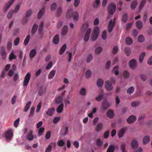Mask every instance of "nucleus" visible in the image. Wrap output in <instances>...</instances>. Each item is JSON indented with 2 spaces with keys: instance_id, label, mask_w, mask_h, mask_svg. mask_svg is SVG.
Instances as JSON below:
<instances>
[{
  "instance_id": "obj_1",
  "label": "nucleus",
  "mask_w": 152,
  "mask_h": 152,
  "mask_svg": "<svg viewBox=\"0 0 152 152\" xmlns=\"http://www.w3.org/2000/svg\"><path fill=\"white\" fill-rule=\"evenodd\" d=\"M88 23H86L83 25V27L81 29V31H85L86 33L84 37V40L85 42L88 41L89 39V34L91 31V29L90 28H88Z\"/></svg>"
},
{
  "instance_id": "obj_2",
  "label": "nucleus",
  "mask_w": 152,
  "mask_h": 152,
  "mask_svg": "<svg viewBox=\"0 0 152 152\" xmlns=\"http://www.w3.org/2000/svg\"><path fill=\"white\" fill-rule=\"evenodd\" d=\"M66 16L67 17H72L73 20L76 21L78 20L79 18L78 13L76 12H73L72 9L67 11Z\"/></svg>"
},
{
  "instance_id": "obj_3",
  "label": "nucleus",
  "mask_w": 152,
  "mask_h": 152,
  "mask_svg": "<svg viewBox=\"0 0 152 152\" xmlns=\"http://www.w3.org/2000/svg\"><path fill=\"white\" fill-rule=\"evenodd\" d=\"M24 133L25 134L27 132L26 135V138L29 141L32 140L34 138V136L33 134L32 130L31 129L25 128L24 130Z\"/></svg>"
},
{
  "instance_id": "obj_4",
  "label": "nucleus",
  "mask_w": 152,
  "mask_h": 152,
  "mask_svg": "<svg viewBox=\"0 0 152 152\" xmlns=\"http://www.w3.org/2000/svg\"><path fill=\"white\" fill-rule=\"evenodd\" d=\"M99 32V28L97 26H95L91 35L92 41H94L97 39Z\"/></svg>"
},
{
  "instance_id": "obj_5",
  "label": "nucleus",
  "mask_w": 152,
  "mask_h": 152,
  "mask_svg": "<svg viewBox=\"0 0 152 152\" xmlns=\"http://www.w3.org/2000/svg\"><path fill=\"white\" fill-rule=\"evenodd\" d=\"M13 135V130L11 128L9 129L6 132L5 137L7 140H10Z\"/></svg>"
},
{
  "instance_id": "obj_6",
  "label": "nucleus",
  "mask_w": 152,
  "mask_h": 152,
  "mask_svg": "<svg viewBox=\"0 0 152 152\" xmlns=\"http://www.w3.org/2000/svg\"><path fill=\"white\" fill-rule=\"evenodd\" d=\"M116 10V6L113 3L110 4L108 7V11L110 15H112L115 12Z\"/></svg>"
},
{
  "instance_id": "obj_7",
  "label": "nucleus",
  "mask_w": 152,
  "mask_h": 152,
  "mask_svg": "<svg viewBox=\"0 0 152 152\" xmlns=\"http://www.w3.org/2000/svg\"><path fill=\"white\" fill-rule=\"evenodd\" d=\"M116 20V18H115L113 20L112 19L110 20L108 23V30L109 32H111L113 30L114 25L115 24V22Z\"/></svg>"
},
{
  "instance_id": "obj_8",
  "label": "nucleus",
  "mask_w": 152,
  "mask_h": 152,
  "mask_svg": "<svg viewBox=\"0 0 152 152\" xmlns=\"http://www.w3.org/2000/svg\"><path fill=\"white\" fill-rule=\"evenodd\" d=\"M106 89L108 91H112L113 88V86L109 80L107 81L104 84Z\"/></svg>"
},
{
  "instance_id": "obj_9",
  "label": "nucleus",
  "mask_w": 152,
  "mask_h": 152,
  "mask_svg": "<svg viewBox=\"0 0 152 152\" xmlns=\"http://www.w3.org/2000/svg\"><path fill=\"white\" fill-rule=\"evenodd\" d=\"M31 77V75L29 72L27 73L26 75L23 82V85L25 86H26L28 84Z\"/></svg>"
},
{
  "instance_id": "obj_10",
  "label": "nucleus",
  "mask_w": 152,
  "mask_h": 152,
  "mask_svg": "<svg viewBox=\"0 0 152 152\" xmlns=\"http://www.w3.org/2000/svg\"><path fill=\"white\" fill-rule=\"evenodd\" d=\"M0 54L3 59H4L5 58L7 55V53L6 52L5 48L3 46L1 47L0 48Z\"/></svg>"
},
{
  "instance_id": "obj_11",
  "label": "nucleus",
  "mask_w": 152,
  "mask_h": 152,
  "mask_svg": "<svg viewBox=\"0 0 152 152\" xmlns=\"http://www.w3.org/2000/svg\"><path fill=\"white\" fill-rule=\"evenodd\" d=\"M129 65L131 69H135L137 66L136 61L134 59L130 61Z\"/></svg>"
},
{
  "instance_id": "obj_12",
  "label": "nucleus",
  "mask_w": 152,
  "mask_h": 152,
  "mask_svg": "<svg viewBox=\"0 0 152 152\" xmlns=\"http://www.w3.org/2000/svg\"><path fill=\"white\" fill-rule=\"evenodd\" d=\"M32 13V10L31 9L29 10L26 12V18L23 19V24L26 23L28 21L27 18L29 17Z\"/></svg>"
},
{
  "instance_id": "obj_13",
  "label": "nucleus",
  "mask_w": 152,
  "mask_h": 152,
  "mask_svg": "<svg viewBox=\"0 0 152 152\" xmlns=\"http://www.w3.org/2000/svg\"><path fill=\"white\" fill-rule=\"evenodd\" d=\"M15 0H10L5 4L4 8V11L6 12Z\"/></svg>"
},
{
  "instance_id": "obj_14",
  "label": "nucleus",
  "mask_w": 152,
  "mask_h": 152,
  "mask_svg": "<svg viewBox=\"0 0 152 152\" xmlns=\"http://www.w3.org/2000/svg\"><path fill=\"white\" fill-rule=\"evenodd\" d=\"M109 106V105L108 102L106 100H105L102 102L101 107L102 110H107Z\"/></svg>"
},
{
  "instance_id": "obj_15",
  "label": "nucleus",
  "mask_w": 152,
  "mask_h": 152,
  "mask_svg": "<svg viewBox=\"0 0 152 152\" xmlns=\"http://www.w3.org/2000/svg\"><path fill=\"white\" fill-rule=\"evenodd\" d=\"M46 87L44 86H41L38 91V94L40 96H42L45 92Z\"/></svg>"
},
{
  "instance_id": "obj_16",
  "label": "nucleus",
  "mask_w": 152,
  "mask_h": 152,
  "mask_svg": "<svg viewBox=\"0 0 152 152\" xmlns=\"http://www.w3.org/2000/svg\"><path fill=\"white\" fill-rule=\"evenodd\" d=\"M68 132V127L66 126H63L61 131V134L64 136L67 134Z\"/></svg>"
},
{
  "instance_id": "obj_17",
  "label": "nucleus",
  "mask_w": 152,
  "mask_h": 152,
  "mask_svg": "<svg viewBox=\"0 0 152 152\" xmlns=\"http://www.w3.org/2000/svg\"><path fill=\"white\" fill-rule=\"evenodd\" d=\"M55 109L53 108H49L48 110L46 111V113L47 115L51 116H52L53 114L54 111Z\"/></svg>"
},
{
  "instance_id": "obj_18",
  "label": "nucleus",
  "mask_w": 152,
  "mask_h": 152,
  "mask_svg": "<svg viewBox=\"0 0 152 152\" xmlns=\"http://www.w3.org/2000/svg\"><path fill=\"white\" fill-rule=\"evenodd\" d=\"M135 116L134 115H132L130 116L127 119V121L129 124H131L134 122L136 119Z\"/></svg>"
},
{
  "instance_id": "obj_19",
  "label": "nucleus",
  "mask_w": 152,
  "mask_h": 152,
  "mask_svg": "<svg viewBox=\"0 0 152 152\" xmlns=\"http://www.w3.org/2000/svg\"><path fill=\"white\" fill-rule=\"evenodd\" d=\"M56 71L55 70H52L49 73L48 76V78L50 79H52L55 75Z\"/></svg>"
},
{
  "instance_id": "obj_20",
  "label": "nucleus",
  "mask_w": 152,
  "mask_h": 152,
  "mask_svg": "<svg viewBox=\"0 0 152 152\" xmlns=\"http://www.w3.org/2000/svg\"><path fill=\"white\" fill-rule=\"evenodd\" d=\"M138 142L135 140H132L131 143V146L132 148L134 149H136L138 146Z\"/></svg>"
},
{
  "instance_id": "obj_21",
  "label": "nucleus",
  "mask_w": 152,
  "mask_h": 152,
  "mask_svg": "<svg viewBox=\"0 0 152 152\" xmlns=\"http://www.w3.org/2000/svg\"><path fill=\"white\" fill-rule=\"evenodd\" d=\"M107 115L109 118H113L114 115L113 111L111 110H108L107 112Z\"/></svg>"
},
{
  "instance_id": "obj_22",
  "label": "nucleus",
  "mask_w": 152,
  "mask_h": 152,
  "mask_svg": "<svg viewBox=\"0 0 152 152\" xmlns=\"http://www.w3.org/2000/svg\"><path fill=\"white\" fill-rule=\"evenodd\" d=\"M36 49H33L31 50L30 54L29 57L31 59H32L35 56L36 54Z\"/></svg>"
},
{
  "instance_id": "obj_23",
  "label": "nucleus",
  "mask_w": 152,
  "mask_h": 152,
  "mask_svg": "<svg viewBox=\"0 0 152 152\" xmlns=\"http://www.w3.org/2000/svg\"><path fill=\"white\" fill-rule=\"evenodd\" d=\"M31 101H28L26 104V106L24 108V111L27 112L29 109L30 107L31 106Z\"/></svg>"
},
{
  "instance_id": "obj_24",
  "label": "nucleus",
  "mask_w": 152,
  "mask_h": 152,
  "mask_svg": "<svg viewBox=\"0 0 152 152\" xmlns=\"http://www.w3.org/2000/svg\"><path fill=\"white\" fill-rule=\"evenodd\" d=\"M31 101H28L26 104V106L24 108V111L27 112L29 109L30 107L31 106Z\"/></svg>"
},
{
  "instance_id": "obj_25",
  "label": "nucleus",
  "mask_w": 152,
  "mask_h": 152,
  "mask_svg": "<svg viewBox=\"0 0 152 152\" xmlns=\"http://www.w3.org/2000/svg\"><path fill=\"white\" fill-rule=\"evenodd\" d=\"M150 140L149 136H146L144 137L142 140V142L144 144H147L149 142Z\"/></svg>"
},
{
  "instance_id": "obj_26",
  "label": "nucleus",
  "mask_w": 152,
  "mask_h": 152,
  "mask_svg": "<svg viewBox=\"0 0 152 152\" xmlns=\"http://www.w3.org/2000/svg\"><path fill=\"white\" fill-rule=\"evenodd\" d=\"M64 105V104L61 103L60 105L57 108V112L58 113H59L62 112L63 110Z\"/></svg>"
},
{
  "instance_id": "obj_27",
  "label": "nucleus",
  "mask_w": 152,
  "mask_h": 152,
  "mask_svg": "<svg viewBox=\"0 0 152 152\" xmlns=\"http://www.w3.org/2000/svg\"><path fill=\"white\" fill-rule=\"evenodd\" d=\"M68 27L66 26H64L61 31V34L63 36L65 35L67 32Z\"/></svg>"
},
{
  "instance_id": "obj_28",
  "label": "nucleus",
  "mask_w": 152,
  "mask_h": 152,
  "mask_svg": "<svg viewBox=\"0 0 152 152\" xmlns=\"http://www.w3.org/2000/svg\"><path fill=\"white\" fill-rule=\"evenodd\" d=\"M59 42V37L58 35H56L54 37L53 42L54 44H57Z\"/></svg>"
},
{
  "instance_id": "obj_29",
  "label": "nucleus",
  "mask_w": 152,
  "mask_h": 152,
  "mask_svg": "<svg viewBox=\"0 0 152 152\" xmlns=\"http://www.w3.org/2000/svg\"><path fill=\"white\" fill-rule=\"evenodd\" d=\"M38 27V25L36 24H34L33 25L31 31V34L32 35H34Z\"/></svg>"
},
{
  "instance_id": "obj_30",
  "label": "nucleus",
  "mask_w": 152,
  "mask_h": 152,
  "mask_svg": "<svg viewBox=\"0 0 152 152\" xmlns=\"http://www.w3.org/2000/svg\"><path fill=\"white\" fill-rule=\"evenodd\" d=\"M115 149V147L113 145H110L108 147L107 152H114Z\"/></svg>"
},
{
  "instance_id": "obj_31",
  "label": "nucleus",
  "mask_w": 152,
  "mask_h": 152,
  "mask_svg": "<svg viewBox=\"0 0 152 152\" xmlns=\"http://www.w3.org/2000/svg\"><path fill=\"white\" fill-rule=\"evenodd\" d=\"M103 127V124L102 123H99L97 124L96 127V131L98 132L101 130Z\"/></svg>"
},
{
  "instance_id": "obj_32",
  "label": "nucleus",
  "mask_w": 152,
  "mask_h": 152,
  "mask_svg": "<svg viewBox=\"0 0 152 152\" xmlns=\"http://www.w3.org/2000/svg\"><path fill=\"white\" fill-rule=\"evenodd\" d=\"M103 84V81L101 79H99L97 81V85L98 87H102Z\"/></svg>"
},
{
  "instance_id": "obj_33",
  "label": "nucleus",
  "mask_w": 152,
  "mask_h": 152,
  "mask_svg": "<svg viewBox=\"0 0 152 152\" xmlns=\"http://www.w3.org/2000/svg\"><path fill=\"white\" fill-rule=\"evenodd\" d=\"M128 16L127 14L124 13L123 15L122 19V21L123 22L126 23L127 22Z\"/></svg>"
},
{
  "instance_id": "obj_34",
  "label": "nucleus",
  "mask_w": 152,
  "mask_h": 152,
  "mask_svg": "<svg viewBox=\"0 0 152 152\" xmlns=\"http://www.w3.org/2000/svg\"><path fill=\"white\" fill-rule=\"evenodd\" d=\"M66 48V44H64L61 48L60 50L59 53L60 55H62L63 54Z\"/></svg>"
},
{
  "instance_id": "obj_35",
  "label": "nucleus",
  "mask_w": 152,
  "mask_h": 152,
  "mask_svg": "<svg viewBox=\"0 0 152 152\" xmlns=\"http://www.w3.org/2000/svg\"><path fill=\"white\" fill-rule=\"evenodd\" d=\"M45 9L44 8H42L39 11L38 14V17L39 18H41L45 12Z\"/></svg>"
},
{
  "instance_id": "obj_36",
  "label": "nucleus",
  "mask_w": 152,
  "mask_h": 152,
  "mask_svg": "<svg viewBox=\"0 0 152 152\" xmlns=\"http://www.w3.org/2000/svg\"><path fill=\"white\" fill-rule=\"evenodd\" d=\"M145 52H142V53L140 55L139 60L140 63H141L142 62L145 56Z\"/></svg>"
},
{
  "instance_id": "obj_37",
  "label": "nucleus",
  "mask_w": 152,
  "mask_h": 152,
  "mask_svg": "<svg viewBox=\"0 0 152 152\" xmlns=\"http://www.w3.org/2000/svg\"><path fill=\"white\" fill-rule=\"evenodd\" d=\"M136 25L138 28L141 29L142 28L143 24L142 22L138 21L136 23Z\"/></svg>"
},
{
  "instance_id": "obj_38",
  "label": "nucleus",
  "mask_w": 152,
  "mask_h": 152,
  "mask_svg": "<svg viewBox=\"0 0 152 152\" xmlns=\"http://www.w3.org/2000/svg\"><path fill=\"white\" fill-rule=\"evenodd\" d=\"M55 102L57 104L61 103L63 101V98L61 96L57 97L55 99Z\"/></svg>"
},
{
  "instance_id": "obj_39",
  "label": "nucleus",
  "mask_w": 152,
  "mask_h": 152,
  "mask_svg": "<svg viewBox=\"0 0 152 152\" xmlns=\"http://www.w3.org/2000/svg\"><path fill=\"white\" fill-rule=\"evenodd\" d=\"M137 4V2L136 1H135L132 2L131 4V8L132 10H134L136 8Z\"/></svg>"
},
{
  "instance_id": "obj_40",
  "label": "nucleus",
  "mask_w": 152,
  "mask_h": 152,
  "mask_svg": "<svg viewBox=\"0 0 152 152\" xmlns=\"http://www.w3.org/2000/svg\"><path fill=\"white\" fill-rule=\"evenodd\" d=\"M125 129H122L120 130L118 132V137L121 138L122 137L124 134Z\"/></svg>"
},
{
  "instance_id": "obj_41",
  "label": "nucleus",
  "mask_w": 152,
  "mask_h": 152,
  "mask_svg": "<svg viewBox=\"0 0 152 152\" xmlns=\"http://www.w3.org/2000/svg\"><path fill=\"white\" fill-rule=\"evenodd\" d=\"M126 44L128 45H131L133 43L132 39L129 37L126 38Z\"/></svg>"
},
{
  "instance_id": "obj_42",
  "label": "nucleus",
  "mask_w": 152,
  "mask_h": 152,
  "mask_svg": "<svg viewBox=\"0 0 152 152\" xmlns=\"http://www.w3.org/2000/svg\"><path fill=\"white\" fill-rule=\"evenodd\" d=\"M44 26V23L43 22L41 23L38 29V33L39 34H41L42 31L43 29Z\"/></svg>"
},
{
  "instance_id": "obj_43",
  "label": "nucleus",
  "mask_w": 152,
  "mask_h": 152,
  "mask_svg": "<svg viewBox=\"0 0 152 152\" xmlns=\"http://www.w3.org/2000/svg\"><path fill=\"white\" fill-rule=\"evenodd\" d=\"M134 88L133 86H131L129 87L127 90V93L128 94H130L134 92Z\"/></svg>"
},
{
  "instance_id": "obj_44",
  "label": "nucleus",
  "mask_w": 152,
  "mask_h": 152,
  "mask_svg": "<svg viewBox=\"0 0 152 152\" xmlns=\"http://www.w3.org/2000/svg\"><path fill=\"white\" fill-rule=\"evenodd\" d=\"M124 52L126 55L129 56L131 52V49L129 48H126L124 50Z\"/></svg>"
},
{
  "instance_id": "obj_45",
  "label": "nucleus",
  "mask_w": 152,
  "mask_h": 152,
  "mask_svg": "<svg viewBox=\"0 0 152 152\" xmlns=\"http://www.w3.org/2000/svg\"><path fill=\"white\" fill-rule=\"evenodd\" d=\"M145 3H146V1L145 0H143L141 1V2L140 4V6L139 7V11H140L139 12L142 10V9L143 7L144 6L145 4Z\"/></svg>"
},
{
  "instance_id": "obj_46",
  "label": "nucleus",
  "mask_w": 152,
  "mask_h": 152,
  "mask_svg": "<svg viewBox=\"0 0 152 152\" xmlns=\"http://www.w3.org/2000/svg\"><path fill=\"white\" fill-rule=\"evenodd\" d=\"M45 130L44 128L43 127H42L41 128H40L38 131V136H40L41 135H42L43 134V133Z\"/></svg>"
},
{
  "instance_id": "obj_47",
  "label": "nucleus",
  "mask_w": 152,
  "mask_h": 152,
  "mask_svg": "<svg viewBox=\"0 0 152 152\" xmlns=\"http://www.w3.org/2000/svg\"><path fill=\"white\" fill-rule=\"evenodd\" d=\"M102 49L100 47H99L96 48L95 50V53L96 54H99L102 51Z\"/></svg>"
},
{
  "instance_id": "obj_48",
  "label": "nucleus",
  "mask_w": 152,
  "mask_h": 152,
  "mask_svg": "<svg viewBox=\"0 0 152 152\" xmlns=\"http://www.w3.org/2000/svg\"><path fill=\"white\" fill-rule=\"evenodd\" d=\"M57 144L59 146L62 147L64 145L65 143L64 140H61L58 142Z\"/></svg>"
},
{
  "instance_id": "obj_49",
  "label": "nucleus",
  "mask_w": 152,
  "mask_h": 152,
  "mask_svg": "<svg viewBox=\"0 0 152 152\" xmlns=\"http://www.w3.org/2000/svg\"><path fill=\"white\" fill-rule=\"evenodd\" d=\"M118 68L119 66H115L113 68V71L114 72L115 75H117L118 74Z\"/></svg>"
},
{
  "instance_id": "obj_50",
  "label": "nucleus",
  "mask_w": 152,
  "mask_h": 152,
  "mask_svg": "<svg viewBox=\"0 0 152 152\" xmlns=\"http://www.w3.org/2000/svg\"><path fill=\"white\" fill-rule=\"evenodd\" d=\"M126 145L124 143L121 144L120 146V148L122 152H126L125 150Z\"/></svg>"
},
{
  "instance_id": "obj_51",
  "label": "nucleus",
  "mask_w": 152,
  "mask_h": 152,
  "mask_svg": "<svg viewBox=\"0 0 152 152\" xmlns=\"http://www.w3.org/2000/svg\"><path fill=\"white\" fill-rule=\"evenodd\" d=\"M30 38L29 35H28L25 39L24 43L25 45H27L28 43Z\"/></svg>"
},
{
  "instance_id": "obj_52",
  "label": "nucleus",
  "mask_w": 152,
  "mask_h": 152,
  "mask_svg": "<svg viewBox=\"0 0 152 152\" xmlns=\"http://www.w3.org/2000/svg\"><path fill=\"white\" fill-rule=\"evenodd\" d=\"M30 38L29 35H28L25 39L24 43L25 45H27L28 43Z\"/></svg>"
},
{
  "instance_id": "obj_53",
  "label": "nucleus",
  "mask_w": 152,
  "mask_h": 152,
  "mask_svg": "<svg viewBox=\"0 0 152 152\" xmlns=\"http://www.w3.org/2000/svg\"><path fill=\"white\" fill-rule=\"evenodd\" d=\"M86 89L84 88H83L81 89L80 93V95L84 96L86 94Z\"/></svg>"
},
{
  "instance_id": "obj_54",
  "label": "nucleus",
  "mask_w": 152,
  "mask_h": 152,
  "mask_svg": "<svg viewBox=\"0 0 152 152\" xmlns=\"http://www.w3.org/2000/svg\"><path fill=\"white\" fill-rule=\"evenodd\" d=\"M42 104V102L41 101H40L38 104L36 109V111L37 112H39L40 111V109L41 108Z\"/></svg>"
},
{
  "instance_id": "obj_55",
  "label": "nucleus",
  "mask_w": 152,
  "mask_h": 152,
  "mask_svg": "<svg viewBox=\"0 0 152 152\" xmlns=\"http://www.w3.org/2000/svg\"><path fill=\"white\" fill-rule=\"evenodd\" d=\"M91 75V71L90 70H88L86 74V78H89Z\"/></svg>"
},
{
  "instance_id": "obj_56",
  "label": "nucleus",
  "mask_w": 152,
  "mask_h": 152,
  "mask_svg": "<svg viewBox=\"0 0 152 152\" xmlns=\"http://www.w3.org/2000/svg\"><path fill=\"white\" fill-rule=\"evenodd\" d=\"M52 147V146L50 144L46 148L45 152H51Z\"/></svg>"
},
{
  "instance_id": "obj_57",
  "label": "nucleus",
  "mask_w": 152,
  "mask_h": 152,
  "mask_svg": "<svg viewBox=\"0 0 152 152\" xmlns=\"http://www.w3.org/2000/svg\"><path fill=\"white\" fill-rule=\"evenodd\" d=\"M60 120L59 117H55L53 119V122L54 124H56Z\"/></svg>"
},
{
  "instance_id": "obj_58",
  "label": "nucleus",
  "mask_w": 152,
  "mask_h": 152,
  "mask_svg": "<svg viewBox=\"0 0 152 152\" xmlns=\"http://www.w3.org/2000/svg\"><path fill=\"white\" fill-rule=\"evenodd\" d=\"M144 40V38L142 35H140L138 38V41L139 42H142Z\"/></svg>"
},
{
  "instance_id": "obj_59",
  "label": "nucleus",
  "mask_w": 152,
  "mask_h": 152,
  "mask_svg": "<svg viewBox=\"0 0 152 152\" xmlns=\"http://www.w3.org/2000/svg\"><path fill=\"white\" fill-rule=\"evenodd\" d=\"M14 12V10H12L8 13L7 15V17L9 19H10L12 17Z\"/></svg>"
},
{
  "instance_id": "obj_60",
  "label": "nucleus",
  "mask_w": 152,
  "mask_h": 152,
  "mask_svg": "<svg viewBox=\"0 0 152 152\" xmlns=\"http://www.w3.org/2000/svg\"><path fill=\"white\" fill-rule=\"evenodd\" d=\"M16 58V56L14 55L13 52H12V53H11L10 55V56H9V59L10 60H12V59H15Z\"/></svg>"
},
{
  "instance_id": "obj_61",
  "label": "nucleus",
  "mask_w": 152,
  "mask_h": 152,
  "mask_svg": "<svg viewBox=\"0 0 152 152\" xmlns=\"http://www.w3.org/2000/svg\"><path fill=\"white\" fill-rule=\"evenodd\" d=\"M103 143V141L102 140L99 139H97L96 141V144L98 146H101Z\"/></svg>"
},
{
  "instance_id": "obj_62",
  "label": "nucleus",
  "mask_w": 152,
  "mask_h": 152,
  "mask_svg": "<svg viewBox=\"0 0 152 152\" xmlns=\"http://www.w3.org/2000/svg\"><path fill=\"white\" fill-rule=\"evenodd\" d=\"M102 38L104 40L106 39V31L104 30L102 32Z\"/></svg>"
},
{
  "instance_id": "obj_63",
  "label": "nucleus",
  "mask_w": 152,
  "mask_h": 152,
  "mask_svg": "<svg viewBox=\"0 0 152 152\" xmlns=\"http://www.w3.org/2000/svg\"><path fill=\"white\" fill-rule=\"evenodd\" d=\"M92 59V56L91 54H90L88 56L86 60L87 63L89 62Z\"/></svg>"
},
{
  "instance_id": "obj_64",
  "label": "nucleus",
  "mask_w": 152,
  "mask_h": 152,
  "mask_svg": "<svg viewBox=\"0 0 152 152\" xmlns=\"http://www.w3.org/2000/svg\"><path fill=\"white\" fill-rule=\"evenodd\" d=\"M100 2V0H96L95 2L93 4V6L94 7H97Z\"/></svg>"
}]
</instances>
